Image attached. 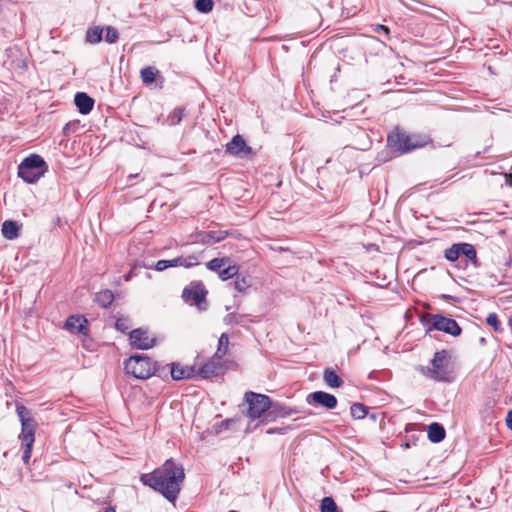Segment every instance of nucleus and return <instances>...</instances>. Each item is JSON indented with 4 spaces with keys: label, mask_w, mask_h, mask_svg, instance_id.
<instances>
[{
    "label": "nucleus",
    "mask_w": 512,
    "mask_h": 512,
    "mask_svg": "<svg viewBox=\"0 0 512 512\" xmlns=\"http://www.w3.org/2000/svg\"><path fill=\"white\" fill-rule=\"evenodd\" d=\"M185 480V472L182 464L170 458L160 467L150 473H144L140 481L162 494L168 501L174 502L181 491V485Z\"/></svg>",
    "instance_id": "f257e3e1"
},
{
    "label": "nucleus",
    "mask_w": 512,
    "mask_h": 512,
    "mask_svg": "<svg viewBox=\"0 0 512 512\" xmlns=\"http://www.w3.org/2000/svg\"><path fill=\"white\" fill-rule=\"evenodd\" d=\"M74 103L79 113L86 115L93 109L94 99L85 92H77L74 97Z\"/></svg>",
    "instance_id": "a211bd4d"
},
{
    "label": "nucleus",
    "mask_w": 512,
    "mask_h": 512,
    "mask_svg": "<svg viewBox=\"0 0 512 512\" xmlns=\"http://www.w3.org/2000/svg\"><path fill=\"white\" fill-rule=\"evenodd\" d=\"M159 70L153 66H148L140 71L141 80L144 84L150 85L156 80Z\"/></svg>",
    "instance_id": "393cba45"
},
{
    "label": "nucleus",
    "mask_w": 512,
    "mask_h": 512,
    "mask_svg": "<svg viewBox=\"0 0 512 512\" xmlns=\"http://www.w3.org/2000/svg\"><path fill=\"white\" fill-rule=\"evenodd\" d=\"M129 338L131 344L137 349L147 350L155 345L156 340L151 338L147 330L142 328L134 329L130 332Z\"/></svg>",
    "instance_id": "4468645a"
},
{
    "label": "nucleus",
    "mask_w": 512,
    "mask_h": 512,
    "mask_svg": "<svg viewBox=\"0 0 512 512\" xmlns=\"http://www.w3.org/2000/svg\"><path fill=\"white\" fill-rule=\"evenodd\" d=\"M182 263L180 266L185 268H190L198 264V256L197 255H189L188 257H181Z\"/></svg>",
    "instance_id": "4c0bfd02"
},
{
    "label": "nucleus",
    "mask_w": 512,
    "mask_h": 512,
    "mask_svg": "<svg viewBox=\"0 0 512 512\" xmlns=\"http://www.w3.org/2000/svg\"><path fill=\"white\" fill-rule=\"evenodd\" d=\"M34 443H22V461L24 464L28 465L31 454H32V447Z\"/></svg>",
    "instance_id": "e433bc0d"
},
{
    "label": "nucleus",
    "mask_w": 512,
    "mask_h": 512,
    "mask_svg": "<svg viewBox=\"0 0 512 512\" xmlns=\"http://www.w3.org/2000/svg\"><path fill=\"white\" fill-rule=\"evenodd\" d=\"M252 285V279L249 275L237 273L233 282L234 289L238 292H246Z\"/></svg>",
    "instance_id": "5701e85b"
},
{
    "label": "nucleus",
    "mask_w": 512,
    "mask_h": 512,
    "mask_svg": "<svg viewBox=\"0 0 512 512\" xmlns=\"http://www.w3.org/2000/svg\"><path fill=\"white\" fill-rule=\"evenodd\" d=\"M486 323L493 327V329L496 331V332H500L502 331V327H501V322L499 320V317L496 313H489L487 315V318H486Z\"/></svg>",
    "instance_id": "f704fd0d"
},
{
    "label": "nucleus",
    "mask_w": 512,
    "mask_h": 512,
    "mask_svg": "<svg viewBox=\"0 0 512 512\" xmlns=\"http://www.w3.org/2000/svg\"><path fill=\"white\" fill-rule=\"evenodd\" d=\"M321 512H340L334 499L330 496L324 497L320 505Z\"/></svg>",
    "instance_id": "473e14b6"
},
{
    "label": "nucleus",
    "mask_w": 512,
    "mask_h": 512,
    "mask_svg": "<svg viewBox=\"0 0 512 512\" xmlns=\"http://www.w3.org/2000/svg\"><path fill=\"white\" fill-rule=\"evenodd\" d=\"M103 29L96 26L89 28L86 32V41L91 44L99 43L102 40Z\"/></svg>",
    "instance_id": "c85d7f7f"
},
{
    "label": "nucleus",
    "mask_w": 512,
    "mask_h": 512,
    "mask_svg": "<svg viewBox=\"0 0 512 512\" xmlns=\"http://www.w3.org/2000/svg\"><path fill=\"white\" fill-rule=\"evenodd\" d=\"M441 298L447 299V300H454L455 298L451 295L443 294L441 295Z\"/></svg>",
    "instance_id": "c03bdc74"
},
{
    "label": "nucleus",
    "mask_w": 512,
    "mask_h": 512,
    "mask_svg": "<svg viewBox=\"0 0 512 512\" xmlns=\"http://www.w3.org/2000/svg\"><path fill=\"white\" fill-rule=\"evenodd\" d=\"M275 432H276V430H275V429H269V430L267 431V433H268V434H273V433H275Z\"/></svg>",
    "instance_id": "49530a36"
},
{
    "label": "nucleus",
    "mask_w": 512,
    "mask_h": 512,
    "mask_svg": "<svg viewBox=\"0 0 512 512\" xmlns=\"http://www.w3.org/2000/svg\"><path fill=\"white\" fill-rule=\"evenodd\" d=\"M47 169L46 162L38 154H30L18 166V176L25 182L33 184L42 177Z\"/></svg>",
    "instance_id": "423d86ee"
},
{
    "label": "nucleus",
    "mask_w": 512,
    "mask_h": 512,
    "mask_svg": "<svg viewBox=\"0 0 512 512\" xmlns=\"http://www.w3.org/2000/svg\"><path fill=\"white\" fill-rule=\"evenodd\" d=\"M226 265H227V267L222 268L220 273L218 274L219 278L222 281H227L229 279L234 278L237 275V273L239 272L238 265H236V264L231 265L230 263L226 264Z\"/></svg>",
    "instance_id": "cd10ccee"
},
{
    "label": "nucleus",
    "mask_w": 512,
    "mask_h": 512,
    "mask_svg": "<svg viewBox=\"0 0 512 512\" xmlns=\"http://www.w3.org/2000/svg\"><path fill=\"white\" fill-rule=\"evenodd\" d=\"M95 301L103 308H108L114 301V294L111 290L105 289L95 295Z\"/></svg>",
    "instance_id": "b1692460"
},
{
    "label": "nucleus",
    "mask_w": 512,
    "mask_h": 512,
    "mask_svg": "<svg viewBox=\"0 0 512 512\" xmlns=\"http://www.w3.org/2000/svg\"><path fill=\"white\" fill-rule=\"evenodd\" d=\"M224 372V365L220 359L213 356L209 361L205 362L202 366L196 369V376L202 379H209L214 376H219Z\"/></svg>",
    "instance_id": "f8f14e48"
},
{
    "label": "nucleus",
    "mask_w": 512,
    "mask_h": 512,
    "mask_svg": "<svg viewBox=\"0 0 512 512\" xmlns=\"http://www.w3.org/2000/svg\"><path fill=\"white\" fill-rule=\"evenodd\" d=\"M387 142L393 151L401 154L421 148L426 144V141L420 135L408 134L399 128L388 135Z\"/></svg>",
    "instance_id": "7ed1b4c3"
},
{
    "label": "nucleus",
    "mask_w": 512,
    "mask_h": 512,
    "mask_svg": "<svg viewBox=\"0 0 512 512\" xmlns=\"http://www.w3.org/2000/svg\"><path fill=\"white\" fill-rule=\"evenodd\" d=\"M323 379L330 388H339L343 384L341 377L332 368L324 370Z\"/></svg>",
    "instance_id": "4be33fe9"
},
{
    "label": "nucleus",
    "mask_w": 512,
    "mask_h": 512,
    "mask_svg": "<svg viewBox=\"0 0 512 512\" xmlns=\"http://www.w3.org/2000/svg\"><path fill=\"white\" fill-rule=\"evenodd\" d=\"M228 344V336L227 334L223 333L218 340V349L214 356L221 360L222 356H224L227 353Z\"/></svg>",
    "instance_id": "2f4dec72"
},
{
    "label": "nucleus",
    "mask_w": 512,
    "mask_h": 512,
    "mask_svg": "<svg viewBox=\"0 0 512 512\" xmlns=\"http://www.w3.org/2000/svg\"><path fill=\"white\" fill-rule=\"evenodd\" d=\"M136 176H137V175H132V174H131V175H129V178H134V177H136Z\"/></svg>",
    "instance_id": "de8ad7c7"
},
{
    "label": "nucleus",
    "mask_w": 512,
    "mask_h": 512,
    "mask_svg": "<svg viewBox=\"0 0 512 512\" xmlns=\"http://www.w3.org/2000/svg\"><path fill=\"white\" fill-rule=\"evenodd\" d=\"M242 320V316L236 313H229L225 316L224 322L228 325H236L240 324Z\"/></svg>",
    "instance_id": "58836bf2"
},
{
    "label": "nucleus",
    "mask_w": 512,
    "mask_h": 512,
    "mask_svg": "<svg viewBox=\"0 0 512 512\" xmlns=\"http://www.w3.org/2000/svg\"><path fill=\"white\" fill-rule=\"evenodd\" d=\"M244 398L248 404L247 416L249 418L258 419L265 412H269L271 400L268 396L248 391L245 393Z\"/></svg>",
    "instance_id": "9d476101"
},
{
    "label": "nucleus",
    "mask_w": 512,
    "mask_h": 512,
    "mask_svg": "<svg viewBox=\"0 0 512 512\" xmlns=\"http://www.w3.org/2000/svg\"><path fill=\"white\" fill-rule=\"evenodd\" d=\"M228 235L226 231H202L196 234L195 241L204 245L218 243Z\"/></svg>",
    "instance_id": "dca6fc26"
},
{
    "label": "nucleus",
    "mask_w": 512,
    "mask_h": 512,
    "mask_svg": "<svg viewBox=\"0 0 512 512\" xmlns=\"http://www.w3.org/2000/svg\"><path fill=\"white\" fill-rule=\"evenodd\" d=\"M510 185H512V175H511V181L509 182Z\"/></svg>",
    "instance_id": "09e8293b"
},
{
    "label": "nucleus",
    "mask_w": 512,
    "mask_h": 512,
    "mask_svg": "<svg viewBox=\"0 0 512 512\" xmlns=\"http://www.w3.org/2000/svg\"><path fill=\"white\" fill-rule=\"evenodd\" d=\"M450 358V353L447 350L435 352L431 360V367L422 368L423 373L434 381L451 382L453 375L449 370Z\"/></svg>",
    "instance_id": "f03ea898"
},
{
    "label": "nucleus",
    "mask_w": 512,
    "mask_h": 512,
    "mask_svg": "<svg viewBox=\"0 0 512 512\" xmlns=\"http://www.w3.org/2000/svg\"><path fill=\"white\" fill-rule=\"evenodd\" d=\"M306 402L312 406H322L328 410H332L337 406V398L325 391H315L307 395Z\"/></svg>",
    "instance_id": "9b49d317"
},
{
    "label": "nucleus",
    "mask_w": 512,
    "mask_h": 512,
    "mask_svg": "<svg viewBox=\"0 0 512 512\" xmlns=\"http://www.w3.org/2000/svg\"><path fill=\"white\" fill-rule=\"evenodd\" d=\"M16 413L21 422L20 438L22 443H34L36 421L32 417L31 411L21 403L16 404Z\"/></svg>",
    "instance_id": "6e6552de"
},
{
    "label": "nucleus",
    "mask_w": 512,
    "mask_h": 512,
    "mask_svg": "<svg viewBox=\"0 0 512 512\" xmlns=\"http://www.w3.org/2000/svg\"><path fill=\"white\" fill-rule=\"evenodd\" d=\"M460 256H464L475 268L480 266L477 258V251L474 245L466 242L455 243L444 251V257L449 262L457 261Z\"/></svg>",
    "instance_id": "1a4fd4ad"
},
{
    "label": "nucleus",
    "mask_w": 512,
    "mask_h": 512,
    "mask_svg": "<svg viewBox=\"0 0 512 512\" xmlns=\"http://www.w3.org/2000/svg\"><path fill=\"white\" fill-rule=\"evenodd\" d=\"M132 277H133V273H132V271H130V272H128V273H126V274L123 276L124 281H126V282L130 281V280L132 279Z\"/></svg>",
    "instance_id": "37998d69"
},
{
    "label": "nucleus",
    "mask_w": 512,
    "mask_h": 512,
    "mask_svg": "<svg viewBox=\"0 0 512 512\" xmlns=\"http://www.w3.org/2000/svg\"><path fill=\"white\" fill-rule=\"evenodd\" d=\"M296 413L295 410H293L290 407H287L281 403H272L269 408V412L267 414V417L277 418V417H288L292 414Z\"/></svg>",
    "instance_id": "6ab92c4d"
},
{
    "label": "nucleus",
    "mask_w": 512,
    "mask_h": 512,
    "mask_svg": "<svg viewBox=\"0 0 512 512\" xmlns=\"http://www.w3.org/2000/svg\"><path fill=\"white\" fill-rule=\"evenodd\" d=\"M185 115V110L183 107H176L166 118V124L170 126H175L181 122Z\"/></svg>",
    "instance_id": "bb28decb"
},
{
    "label": "nucleus",
    "mask_w": 512,
    "mask_h": 512,
    "mask_svg": "<svg viewBox=\"0 0 512 512\" xmlns=\"http://www.w3.org/2000/svg\"><path fill=\"white\" fill-rule=\"evenodd\" d=\"M87 319L84 316L71 315L65 322V328L70 331H76L83 335L88 334Z\"/></svg>",
    "instance_id": "f3484780"
},
{
    "label": "nucleus",
    "mask_w": 512,
    "mask_h": 512,
    "mask_svg": "<svg viewBox=\"0 0 512 512\" xmlns=\"http://www.w3.org/2000/svg\"><path fill=\"white\" fill-rule=\"evenodd\" d=\"M2 235L8 240H14L19 236L20 226L16 221L6 220L2 224Z\"/></svg>",
    "instance_id": "aec40b11"
},
{
    "label": "nucleus",
    "mask_w": 512,
    "mask_h": 512,
    "mask_svg": "<svg viewBox=\"0 0 512 512\" xmlns=\"http://www.w3.org/2000/svg\"><path fill=\"white\" fill-rule=\"evenodd\" d=\"M446 435L444 427L437 423L433 422L428 426V439L432 443H439L444 440Z\"/></svg>",
    "instance_id": "412c9836"
},
{
    "label": "nucleus",
    "mask_w": 512,
    "mask_h": 512,
    "mask_svg": "<svg viewBox=\"0 0 512 512\" xmlns=\"http://www.w3.org/2000/svg\"><path fill=\"white\" fill-rule=\"evenodd\" d=\"M116 328L120 331H125L127 329V326L125 325L124 323V320L123 319H118L116 321Z\"/></svg>",
    "instance_id": "ea45409f"
},
{
    "label": "nucleus",
    "mask_w": 512,
    "mask_h": 512,
    "mask_svg": "<svg viewBox=\"0 0 512 512\" xmlns=\"http://www.w3.org/2000/svg\"><path fill=\"white\" fill-rule=\"evenodd\" d=\"M182 263L181 257H176L171 260H159L154 266L157 271H164L170 267H178Z\"/></svg>",
    "instance_id": "c756f323"
},
{
    "label": "nucleus",
    "mask_w": 512,
    "mask_h": 512,
    "mask_svg": "<svg viewBox=\"0 0 512 512\" xmlns=\"http://www.w3.org/2000/svg\"><path fill=\"white\" fill-rule=\"evenodd\" d=\"M506 425L512 431V410H509L507 413Z\"/></svg>",
    "instance_id": "a19ab883"
},
{
    "label": "nucleus",
    "mask_w": 512,
    "mask_h": 512,
    "mask_svg": "<svg viewBox=\"0 0 512 512\" xmlns=\"http://www.w3.org/2000/svg\"><path fill=\"white\" fill-rule=\"evenodd\" d=\"M208 291L200 281H193L182 291V298L185 303L194 305L199 311H205L208 308L206 296Z\"/></svg>",
    "instance_id": "0eeeda50"
},
{
    "label": "nucleus",
    "mask_w": 512,
    "mask_h": 512,
    "mask_svg": "<svg viewBox=\"0 0 512 512\" xmlns=\"http://www.w3.org/2000/svg\"><path fill=\"white\" fill-rule=\"evenodd\" d=\"M104 512H116L115 508L112 506L106 507Z\"/></svg>",
    "instance_id": "a18cd8bd"
},
{
    "label": "nucleus",
    "mask_w": 512,
    "mask_h": 512,
    "mask_svg": "<svg viewBox=\"0 0 512 512\" xmlns=\"http://www.w3.org/2000/svg\"><path fill=\"white\" fill-rule=\"evenodd\" d=\"M119 38V33L116 28L112 26L106 27L105 41L112 44L115 43Z\"/></svg>",
    "instance_id": "c9c22d12"
},
{
    "label": "nucleus",
    "mask_w": 512,
    "mask_h": 512,
    "mask_svg": "<svg viewBox=\"0 0 512 512\" xmlns=\"http://www.w3.org/2000/svg\"><path fill=\"white\" fill-rule=\"evenodd\" d=\"M170 368V375L173 380L179 381L196 377L195 366H180L177 363L167 365Z\"/></svg>",
    "instance_id": "2eb2a0df"
},
{
    "label": "nucleus",
    "mask_w": 512,
    "mask_h": 512,
    "mask_svg": "<svg viewBox=\"0 0 512 512\" xmlns=\"http://www.w3.org/2000/svg\"><path fill=\"white\" fill-rule=\"evenodd\" d=\"M376 31L377 32H384L385 34L389 33L388 27H386L384 25H378L377 28H376Z\"/></svg>",
    "instance_id": "79ce46f5"
},
{
    "label": "nucleus",
    "mask_w": 512,
    "mask_h": 512,
    "mask_svg": "<svg viewBox=\"0 0 512 512\" xmlns=\"http://www.w3.org/2000/svg\"><path fill=\"white\" fill-rule=\"evenodd\" d=\"M350 412L354 419L360 420L366 417L368 413V407L362 403H354L350 408Z\"/></svg>",
    "instance_id": "7c9ffc66"
},
{
    "label": "nucleus",
    "mask_w": 512,
    "mask_h": 512,
    "mask_svg": "<svg viewBox=\"0 0 512 512\" xmlns=\"http://www.w3.org/2000/svg\"><path fill=\"white\" fill-rule=\"evenodd\" d=\"M229 263H231V259L229 257L214 258L206 263V267L207 269L219 274L222 267Z\"/></svg>",
    "instance_id": "a878e982"
},
{
    "label": "nucleus",
    "mask_w": 512,
    "mask_h": 512,
    "mask_svg": "<svg viewBox=\"0 0 512 512\" xmlns=\"http://www.w3.org/2000/svg\"><path fill=\"white\" fill-rule=\"evenodd\" d=\"M421 323L426 328V334L437 330L457 337L462 333V328L452 318L445 317L441 314H425L421 317Z\"/></svg>",
    "instance_id": "39448f33"
},
{
    "label": "nucleus",
    "mask_w": 512,
    "mask_h": 512,
    "mask_svg": "<svg viewBox=\"0 0 512 512\" xmlns=\"http://www.w3.org/2000/svg\"><path fill=\"white\" fill-rule=\"evenodd\" d=\"M124 369L127 374L136 379H148L156 373H160L157 363L153 362L148 356L133 355L124 362ZM161 374H159L160 376Z\"/></svg>",
    "instance_id": "20e7f679"
},
{
    "label": "nucleus",
    "mask_w": 512,
    "mask_h": 512,
    "mask_svg": "<svg viewBox=\"0 0 512 512\" xmlns=\"http://www.w3.org/2000/svg\"><path fill=\"white\" fill-rule=\"evenodd\" d=\"M226 152L233 156L247 157L253 154V150L248 146L244 138L237 134L226 144Z\"/></svg>",
    "instance_id": "ddd939ff"
},
{
    "label": "nucleus",
    "mask_w": 512,
    "mask_h": 512,
    "mask_svg": "<svg viewBox=\"0 0 512 512\" xmlns=\"http://www.w3.org/2000/svg\"><path fill=\"white\" fill-rule=\"evenodd\" d=\"M213 5V0H195V8L201 13L211 12Z\"/></svg>",
    "instance_id": "72a5a7b5"
}]
</instances>
